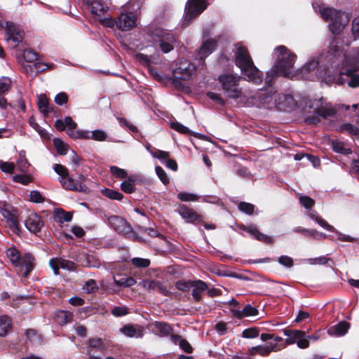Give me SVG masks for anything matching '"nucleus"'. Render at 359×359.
I'll list each match as a JSON object with an SVG mask.
<instances>
[{
    "label": "nucleus",
    "mask_w": 359,
    "mask_h": 359,
    "mask_svg": "<svg viewBox=\"0 0 359 359\" xmlns=\"http://www.w3.org/2000/svg\"><path fill=\"white\" fill-rule=\"evenodd\" d=\"M277 61L272 68L266 72L265 83L272 86L274 80L279 76H287L292 72L297 55L291 52L287 46H276Z\"/></svg>",
    "instance_id": "1"
},
{
    "label": "nucleus",
    "mask_w": 359,
    "mask_h": 359,
    "mask_svg": "<svg viewBox=\"0 0 359 359\" xmlns=\"http://www.w3.org/2000/svg\"><path fill=\"white\" fill-rule=\"evenodd\" d=\"M312 7L325 21L329 22V29L334 35L339 34L350 20L348 13L333 8L325 7L317 2H313Z\"/></svg>",
    "instance_id": "2"
},
{
    "label": "nucleus",
    "mask_w": 359,
    "mask_h": 359,
    "mask_svg": "<svg viewBox=\"0 0 359 359\" xmlns=\"http://www.w3.org/2000/svg\"><path fill=\"white\" fill-rule=\"evenodd\" d=\"M235 65L247 80L255 84L262 82V74L256 67L246 46H238L235 53Z\"/></svg>",
    "instance_id": "3"
},
{
    "label": "nucleus",
    "mask_w": 359,
    "mask_h": 359,
    "mask_svg": "<svg viewBox=\"0 0 359 359\" xmlns=\"http://www.w3.org/2000/svg\"><path fill=\"white\" fill-rule=\"evenodd\" d=\"M6 255L11 264L21 271L24 277H27L34 268L35 259L29 252L22 253L16 248L11 247L6 250Z\"/></svg>",
    "instance_id": "4"
},
{
    "label": "nucleus",
    "mask_w": 359,
    "mask_h": 359,
    "mask_svg": "<svg viewBox=\"0 0 359 359\" xmlns=\"http://www.w3.org/2000/svg\"><path fill=\"white\" fill-rule=\"evenodd\" d=\"M53 168L55 172L60 175V182L65 189L79 192H86L87 191L88 187L83 183L85 177L83 175H79L78 179L75 181L72 177H69V171L64 165L55 164Z\"/></svg>",
    "instance_id": "5"
},
{
    "label": "nucleus",
    "mask_w": 359,
    "mask_h": 359,
    "mask_svg": "<svg viewBox=\"0 0 359 359\" xmlns=\"http://www.w3.org/2000/svg\"><path fill=\"white\" fill-rule=\"evenodd\" d=\"M242 79H247L241 76L232 74H226V97L234 100L237 104L239 102H243L242 89L239 86V82Z\"/></svg>",
    "instance_id": "6"
},
{
    "label": "nucleus",
    "mask_w": 359,
    "mask_h": 359,
    "mask_svg": "<svg viewBox=\"0 0 359 359\" xmlns=\"http://www.w3.org/2000/svg\"><path fill=\"white\" fill-rule=\"evenodd\" d=\"M208 5L207 0H189L186 8L183 25L184 27L188 26L194 18L207 8Z\"/></svg>",
    "instance_id": "7"
},
{
    "label": "nucleus",
    "mask_w": 359,
    "mask_h": 359,
    "mask_svg": "<svg viewBox=\"0 0 359 359\" xmlns=\"http://www.w3.org/2000/svg\"><path fill=\"white\" fill-rule=\"evenodd\" d=\"M196 65L187 60H181L173 69L172 75L177 79L188 80L195 74Z\"/></svg>",
    "instance_id": "8"
},
{
    "label": "nucleus",
    "mask_w": 359,
    "mask_h": 359,
    "mask_svg": "<svg viewBox=\"0 0 359 359\" xmlns=\"http://www.w3.org/2000/svg\"><path fill=\"white\" fill-rule=\"evenodd\" d=\"M0 26L6 31L7 42L20 43L22 41V32L14 23L6 20H0Z\"/></svg>",
    "instance_id": "9"
},
{
    "label": "nucleus",
    "mask_w": 359,
    "mask_h": 359,
    "mask_svg": "<svg viewBox=\"0 0 359 359\" xmlns=\"http://www.w3.org/2000/svg\"><path fill=\"white\" fill-rule=\"evenodd\" d=\"M156 54L154 55H145L143 53H137L135 58L140 63L146 65H149L151 63H156L160 57L161 53H168L173 50V46H157Z\"/></svg>",
    "instance_id": "10"
},
{
    "label": "nucleus",
    "mask_w": 359,
    "mask_h": 359,
    "mask_svg": "<svg viewBox=\"0 0 359 359\" xmlns=\"http://www.w3.org/2000/svg\"><path fill=\"white\" fill-rule=\"evenodd\" d=\"M296 106V101L290 94H278L275 107L280 111H291Z\"/></svg>",
    "instance_id": "11"
},
{
    "label": "nucleus",
    "mask_w": 359,
    "mask_h": 359,
    "mask_svg": "<svg viewBox=\"0 0 359 359\" xmlns=\"http://www.w3.org/2000/svg\"><path fill=\"white\" fill-rule=\"evenodd\" d=\"M136 15L133 13H122L116 21V25L119 29L128 31L136 26Z\"/></svg>",
    "instance_id": "12"
},
{
    "label": "nucleus",
    "mask_w": 359,
    "mask_h": 359,
    "mask_svg": "<svg viewBox=\"0 0 359 359\" xmlns=\"http://www.w3.org/2000/svg\"><path fill=\"white\" fill-rule=\"evenodd\" d=\"M239 229L248 233L257 241L264 242L268 245L273 243V239L271 236L260 232L255 224L245 225L242 224L239 225Z\"/></svg>",
    "instance_id": "13"
},
{
    "label": "nucleus",
    "mask_w": 359,
    "mask_h": 359,
    "mask_svg": "<svg viewBox=\"0 0 359 359\" xmlns=\"http://www.w3.org/2000/svg\"><path fill=\"white\" fill-rule=\"evenodd\" d=\"M107 220L109 226L118 233L126 234L131 230L129 224L124 219L118 216H109Z\"/></svg>",
    "instance_id": "14"
},
{
    "label": "nucleus",
    "mask_w": 359,
    "mask_h": 359,
    "mask_svg": "<svg viewBox=\"0 0 359 359\" xmlns=\"http://www.w3.org/2000/svg\"><path fill=\"white\" fill-rule=\"evenodd\" d=\"M49 265L55 275L59 274L60 269L67 271H74L75 269V264L73 262L57 257L50 259Z\"/></svg>",
    "instance_id": "15"
},
{
    "label": "nucleus",
    "mask_w": 359,
    "mask_h": 359,
    "mask_svg": "<svg viewBox=\"0 0 359 359\" xmlns=\"http://www.w3.org/2000/svg\"><path fill=\"white\" fill-rule=\"evenodd\" d=\"M154 43L158 45H172L175 43V39L172 33L162 29H156L153 34Z\"/></svg>",
    "instance_id": "16"
},
{
    "label": "nucleus",
    "mask_w": 359,
    "mask_h": 359,
    "mask_svg": "<svg viewBox=\"0 0 359 359\" xmlns=\"http://www.w3.org/2000/svg\"><path fill=\"white\" fill-rule=\"evenodd\" d=\"M106 348V344L100 338L89 339L86 343L88 355H95L96 353H103Z\"/></svg>",
    "instance_id": "17"
},
{
    "label": "nucleus",
    "mask_w": 359,
    "mask_h": 359,
    "mask_svg": "<svg viewBox=\"0 0 359 359\" xmlns=\"http://www.w3.org/2000/svg\"><path fill=\"white\" fill-rule=\"evenodd\" d=\"M177 212L187 222L194 223L201 220V216L197 212L184 204L179 205Z\"/></svg>",
    "instance_id": "18"
},
{
    "label": "nucleus",
    "mask_w": 359,
    "mask_h": 359,
    "mask_svg": "<svg viewBox=\"0 0 359 359\" xmlns=\"http://www.w3.org/2000/svg\"><path fill=\"white\" fill-rule=\"evenodd\" d=\"M27 229L34 233L40 231L43 224L41 217L36 214H31L25 222Z\"/></svg>",
    "instance_id": "19"
},
{
    "label": "nucleus",
    "mask_w": 359,
    "mask_h": 359,
    "mask_svg": "<svg viewBox=\"0 0 359 359\" xmlns=\"http://www.w3.org/2000/svg\"><path fill=\"white\" fill-rule=\"evenodd\" d=\"M120 332L128 337L141 338L144 335V328L137 325H126Z\"/></svg>",
    "instance_id": "20"
},
{
    "label": "nucleus",
    "mask_w": 359,
    "mask_h": 359,
    "mask_svg": "<svg viewBox=\"0 0 359 359\" xmlns=\"http://www.w3.org/2000/svg\"><path fill=\"white\" fill-rule=\"evenodd\" d=\"M80 262L83 266L88 268H99L101 266V261L99 257L93 253L86 254L80 257Z\"/></svg>",
    "instance_id": "21"
},
{
    "label": "nucleus",
    "mask_w": 359,
    "mask_h": 359,
    "mask_svg": "<svg viewBox=\"0 0 359 359\" xmlns=\"http://www.w3.org/2000/svg\"><path fill=\"white\" fill-rule=\"evenodd\" d=\"M316 103V107L314 109L313 112L318 115L319 117L323 118H327L329 117H333L336 114V111L331 107H325L320 104L319 100H315L313 103ZM314 104L309 105L310 108L313 107Z\"/></svg>",
    "instance_id": "22"
},
{
    "label": "nucleus",
    "mask_w": 359,
    "mask_h": 359,
    "mask_svg": "<svg viewBox=\"0 0 359 359\" xmlns=\"http://www.w3.org/2000/svg\"><path fill=\"white\" fill-rule=\"evenodd\" d=\"M283 333L285 336L287 337L285 342L288 345L297 343L299 337H306V332L299 330L285 329Z\"/></svg>",
    "instance_id": "23"
},
{
    "label": "nucleus",
    "mask_w": 359,
    "mask_h": 359,
    "mask_svg": "<svg viewBox=\"0 0 359 359\" xmlns=\"http://www.w3.org/2000/svg\"><path fill=\"white\" fill-rule=\"evenodd\" d=\"M350 323L346 321H341L334 326L331 327L328 330L329 334H334L336 336H344L346 334L350 328Z\"/></svg>",
    "instance_id": "24"
},
{
    "label": "nucleus",
    "mask_w": 359,
    "mask_h": 359,
    "mask_svg": "<svg viewBox=\"0 0 359 359\" xmlns=\"http://www.w3.org/2000/svg\"><path fill=\"white\" fill-rule=\"evenodd\" d=\"M170 128L175 130L180 133L184 134V135H193L194 137H199L201 139L205 138V135L194 133L191 131L189 128L187 126L182 125V123L177 122V121H172L170 123Z\"/></svg>",
    "instance_id": "25"
},
{
    "label": "nucleus",
    "mask_w": 359,
    "mask_h": 359,
    "mask_svg": "<svg viewBox=\"0 0 359 359\" xmlns=\"http://www.w3.org/2000/svg\"><path fill=\"white\" fill-rule=\"evenodd\" d=\"M191 287H193L192 296L196 301H199L202 293L208 290L207 284L202 280L192 281Z\"/></svg>",
    "instance_id": "26"
},
{
    "label": "nucleus",
    "mask_w": 359,
    "mask_h": 359,
    "mask_svg": "<svg viewBox=\"0 0 359 359\" xmlns=\"http://www.w3.org/2000/svg\"><path fill=\"white\" fill-rule=\"evenodd\" d=\"M277 95L276 92L273 90V89L262 93L260 96V100L262 102L264 107L271 108L272 106H275V100L277 98Z\"/></svg>",
    "instance_id": "27"
},
{
    "label": "nucleus",
    "mask_w": 359,
    "mask_h": 359,
    "mask_svg": "<svg viewBox=\"0 0 359 359\" xmlns=\"http://www.w3.org/2000/svg\"><path fill=\"white\" fill-rule=\"evenodd\" d=\"M276 347V345L273 346H257L249 348L248 351L250 355H255L256 354H259L262 356H266L270 354V353L275 350Z\"/></svg>",
    "instance_id": "28"
},
{
    "label": "nucleus",
    "mask_w": 359,
    "mask_h": 359,
    "mask_svg": "<svg viewBox=\"0 0 359 359\" xmlns=\"http://www.w3.org/2000/svg\"><path fill=\"white\" fill-rule=\"evenodd\" d=\"M88 6L91 13L97 16H101L107 11V7L100 0L91 1L88 3Z\"/></svg>",
    "instance_id": "29"
},
{
    "label": "nucleus",
    "mask_w": 359,
    "mask_h": 359,
    "mask_svg": "<svg viewBox=\"0 0 359 359\" xmlns=\"http://www.w3.org/2000/svg\"><path fill=\"white\" fill-rule=\"evenodd\" d=\"M55 320L62 325L72 321L73 314L70 311L60 310L55 313Z\"/></svg>",
    "instance_id": "30"
},
{
    "label": "nucleus",
    "mask_w": 359,
    "mask_h": 359,
    "mask_svg": "<svg viewBox=\"0 0 359 359\" xmlns=\"http://www.w3.org/2000/svg\"><path fill=\"white\" fill-rule=\"evenodd\" d=\"M170 340L175 344H179L180 347L186 353H192L193 348L190 344L185 339H182L180 335L178 334H171Z\"/></svg>",
    "instance_id": "31"
},
{
    "label": "nucleus",
    "mask_w": 359,
    "mask_h": 359,
    "mask_svg": "<svg viewBox=\"0 0 359 359\" xmlns=\"http://www.w3.org/2000/svg\"><path fill=\"white\" fill-rule=\"evenodd\" d=\"M67 134L72 139L90 140V130H67Z\"/></svg>",
    "instance_id": "32"
},
{
    "label": "nucleus",
    "mask_w": 359,
    "mask_h": 359,
    "mask_svg": "<svg viewBox=\"0 0 359 359\" xmlns=\"http://www.w3.org/2000/svg\"><path fill=\"white\" fill-rule=\"evenodd\" d=\"M136 176L127 177V179L121 182V189L127 194L133 193L135 189Z\"/></svg>",
    "instance_id": "33"
},
{
    "label": "nucleus",
    "mask_w": 359,
    "mask_h": 359,
    "mask_svg": "<svg viewBox=\"0 0 359 359\" xmlns=\"http://www.w3.org/2000/svg\"><path fill=\"white\" fill-rule=\"evenodd\" d=\"M154 327L158 332V335L160 337L168 336L172 332V328L171 326L167 323L164 322H155Z\"/></svg>",
    "instance_id": "34"
},
{
    "label": "nucleus",
    "mask_w": 359,
    "mask_h": 359,
    "mask_svg": "<svg viewBox=\"0 0 359 359\" xmlns=\"http://www.w3.org/2000/svg\"><path fill=\"white\" fill-rule=\"evenodd\" d=\"M54 219L60 223L69 222L72 219V215L62 209H56L54 212Z\"/></svg>",
    "instance_id": "35"
},
{
    "label": "nucleus",
    "mask_w": 359,
    "mask_h": 359,
    "mask_svg": "<svg viewBox=\"0 0 359 359\" xmlns=\"http://www.w3.org/2000/svg\"><path fill=\"white\" fill-rule=\"evenodd\" d=\"M212 46H201L194 60H198V65H203V61L212 52Z\"/></svg>",
    "instance_id": "36"
},
{
    "label": "nucleus",
    "mask_w": 359,
    "mask_h": 359,
    "mask_svg": "<svg viewBox=\"0 0 359 359\" xmlns=\"http://www.w3.org/2000/svg\"><path fill=\"white\" fill-rule=\"evenodd\" d=\"M38 58V54L34 50L30 48H27L24 49L22 57H19V59H22V62L27 63H33Z\"/></svg>",
    "instance_id": "37"
},
{
    "label": "nucleus",
    "mask_w": 359,
    "mask_h": 359,
    "mask_svg": "<svg viewBox=\"0 0 359 359\" xmlns=\"http://www.w3.org/2000/svg\"><path fill=\"white\" fill-rule=\"evenodd\" d=\"M259 311L257 308L252 306L250 304H246L241 309V313L236 312L238 319H242L244 317L255 316L258 315Z\"/></svg>",
    "instance_id": "38"
},
{
    "label": "nucleus",
    "mask_w": 359,
    "mask_h": 359,
    "mask_svg": "<svg viewBox=\"0 0 359 359\" xmlns=\"http://www.w3.org/2000/svg\"><path fill=\"white\" fill-rule=\"evenodd\" d=\"M11 327V319L8 316H0V336L4 337L7 334Z\"/></svg>",
    "instance_id": "39"
},
{
    "label": "nucleus",
    "mask_w": 359,
    "mask_h": 359,
    "mask_svg": "<svg viewBox=\"0 0 359 359\" xmlns=\"http://www.w3.org/2000/svg\"><path fill=\"white\" fill-rule=\"evenodd\" d=\"M213 34L211 30L208 28L204 29L203 32V44L206 45H214L219 42V39L216 38L215 36L212 37Z\"/></svg>",
    "instance_id": "40"
},
{
    "label": "nucleus",
    "mask_w": 359,
    "mask_h": 359,
    "mask_svg": "<svg viewBox=\"0 0 359 359\" xmlns=\"http://www.w3.org/2000/svg\"><path fill=\"white\" fill-rule=\"evenodd\" d=\"M19 63L21 64L23 72L29 76L34 77L36 75L35 62L27 63L22 62V59H19Z\"/></svg>",
    "instance_id": "41"
},
{
    "label": "nucleus",
    "mask_w": 359,
    "mask_h": 359,
    "mask_svg": "<svg viewBox=\"0 0 359 359\" xmlns=\"http://www.w3.org/2000/svg\"><path fill=\"white\" fill-rule=\"evenodd\" d=\"M102 194L112 200L121 201L123 198V195L121 192L107 188L102 189Z\"/></svg>",
    "instance_id": "42"
},
{
    "label": "nucleus",
    "mask_w": 359,
    "mask_h": 359,
    "mask_svg": "<svg viewBox=\"0 0 359 359\" xmlns=\"http://www.w3.org/2000/svg\"><path fill=\"white\" fill-rule=\"evenodd\" d=\"M114 281L119 287H130L135 284V280L132 277H122L117 280L115 276L113 277Z\"/></svg>",
    "instance_id": "43"
},
{
    "label": "nucleus",
    "mask_w": 359,
    "mask_h": 359,
    "mask_svg": "<svg viewBox=\"0 0 359 359\" xmlns=\"http://www.w3.org/2000/svg\"><path fill=\"white\" fill-rule=\"evenodd\" d=\"M226 304H228L229 309L231 312L233 316L238 319L236 312L241 313V310L242 309L241 304L234 298H232L229 302H226Z\"/></svg>",
    "instance_id": "44"
},
{
    "label": "nucleus",
    "mask_w": 359,
    "mask_h": 359,
    "mask_svg": "<svg viewBox=\"0 0 359 359\" xmlns=\"http://www.w3.org/2000/svg\"><path fill=\"white\" fill-rule=\"evenodd\" d=\"M53 144L57 153L62 156H65L67 153L69 146L60 139L55 138L53 140Z\"/></svg>",
    "instance_id": "45"
},
{
    "label": "nucleus",
    "mask_w": 359,
    "mask_h": 359,
    "mask_svg": "<svg viewBox=\"0 0 359 359\" xmlns=\"http://www.w3.org/2000/svg\"><path fill=\"white\" fill-rule=\"evenodd\" d=\"M38 106L40 111L44 115H47L50 111L48 100L44 95H41L39 97Z\"/></svg>",
    "instance_id": "46"
},
{
    "label": "nucleus",
    "mask_w": 359,
    "mask_h": 359,
    "mask_svg": "<svg viewBox=\"0 0 359 359\" xmlns=\"http://www.w3.org/2000/svg\"><path fill=\"white\" fill-rule=\"evenodd\" d=\"M107 133L102 129H97L90 131V140H92L102 142L105 141L107 140Z\"/></svg>",
    "instance_id": "47"
},
{
    "label": "nucleus",
    "mask_w": 359,
    "mask_h": 359,
    "mask_svg": "<svg viewBox=\"0 0 359 359\" xmlns=\"http://www.w3.org/2000/svg\"><path fill=\"white\" fill-rule=\"evenodd\" d=\"M340 132H347L351 135H359V128L351 123H344L339 127Z\"/></svg>",
    "instance_id": "48"
},
{
    "label": "nucleus",
    "mask_w": 359,
    "mask_h": 359,
    "mask_svg": "<svg viewBox=\"0 0 359 359\" xmlns=\"http://www.w3.org/2000/svg\"><path fill=\"white\" fill-rule=\"evenodd\" d=\"M238 208L241 212L251 215L254 213L255 206L252 203L243 201L238 203Z\"/></svg>",
    "instance_id": "49"
},
{
    "label": "nucleus",
    "mask_w": 359,
    "mask_h": 359,
    "mask_svg": "<svg viewBox=\"0 0 359 359\" xmlns=\"http://www.w3.org/2000/svg\"><path fill=\"white\" fill-rule=\"evenodd\" d=\"M318 63V61H317L316 59L309 60L302 67L301 72L303 74H306L315 70L317 68Z\"/></svg>",
    "instance_id": "50"
},
{
    "label": "nucleus",
    "mask_w": 359,
    "mask_h": 359,
    "mask_svg": "<svg viewBox=\"0 0 359 359\" xmlns=\"http://www.w3.org/2000/svg\"><path fill=\"white\" fill-rule=\"evenodd\" d=\"M177 198L182 201L189 202L196 201L199 196L195 194L182 191L177 194Z\"/></svg>",
    "instance_id": "51"
},
{
    "label": "nucleus",
    "mask_w": 359,
    "mask_h": 359,
    "mask_svg": "<svg viewBox=\"0 0 359 359\" xmlns=\"http://www.w3.org/2000/svg\"><path fill=\"white\" fill-rule=\"evenodd\" d=\"M98 290V285L93 279L87 280L83 286V290L86 293H93Z\"/></svg>",
    "instance_id": "52"
},
{
    "label": "nucleus",
    "mask_w": 359,
    "mask_h": 359,
    "mask_svg": "<svg viewBox=\"0 0 359 359\" xmlns=\"http://www.w3.org/2000/svg\"><path fill=\"white\" fill-rule=\"evenodd\" d=\"M109 170L111 174L116 178L125 179L128 177L127 171L117 166L111 165L110 166Z\"/></svg>",
    "instance_id": "53"
},
{
    "label": "nucleus",
    "mask_w": 359,
    "mask_h": 359,
    "mask_svg": "<svg viewBox=\"0 0 359 359\" xmlns=\"http://www.w3.org/2000/svg\"><path fill=\"white\" fill-rule=\"evenodd\" d=\"M150 154L154 158H158L162 163H164L170 156L169 152L159 149H154V151H150Z\"/></svg>",
    "instance_id": "54"
},
{
    "label": "nucleus",
    "mask_w": 359,
    "mask_h": 359,
    "mask_svg": "<svg viewBox=\"0 0 359 359\" xmlns=\"http://www.w3.org/2000/svg\"><path fill=\"white\" fill-rule=\"evenodd\" d=\"M259 330L257 327H253L244 330L242 332L241 336L246 339H252L259 336Z\"/></svg>",
    "instance_id": "55"
},
{
    "label": "nucleus",
    "mask_w": 359,
    "mask_h": 359,
    "mask_svg": "<svg viewBox=\"0 0 359 359\" xmlns=\"http://www.w3.org/2000/svg\"><path fill=\"white\" fill-rule=\"evenodd\" d=\"M11 83V81L8 77L3 76L0 78V96L8 91Z\"/></svg>",
    "instance_id": "56"
},
{
    "label": "nucleus",
    "mask_w": 359,
    "mask_h": 359,
    "mask_svg": "<svg viewBox=\"0 0 359 359\" xmlns=\"http://www.w3.org/2000/svg\"><path fill=\"white\" fill-rule=\"evenodd\" d=\"M351 37L353 41L359 39V16L354 18L352 20Z\"/></svg>",
    "instance_id": "57"
},
{
    "label": "nucleus",
    "mask_w": 359,
    "mask_h": 359,
    "mask_svg": "<svg viewBox=\"0 0 359 359\" xmlns=\"http://www.w3.org/2000/svg\"><path fill=\"white\" fill-rule=\"evenodd\" d=\"M300 204L306 209H310L315 205V201L308 196H301L299 198Z\"/></svg>",
    "instance_id": "58"
},
{
    "label": "nucleus",
    "mask_w": 359,
    "mask_h": 359,
    "mask_svg": "<svg viewBox=\"0 0 359 359\" xmlns=\"http://www.w3.org/2000/svg\"><path fill=\"white\" fill-rule=\"evenodd\" d=\"M332 150L338 154H348V149L344 148V144L342 142L332 141Z\"/></svg>",
    "instance_id": "59"
},
{
    "label": "nucleus",
    "mask_w": 359,
    "mask_h": 359,
    "mask_svg": "<svg viewBox=\"0 0 359 359\" xmlns=\"http://www.w3.org/2000/svg\"><path fill=\"white\" fill-rule=\"evenodd\" d=\"M35 67L36 71V74L41 72H43L46 69H52L55 67L54 64L53 63H45L41 62L40 61L35 62Z\"/></svg>",
    "instance_id": "60"
},
{
    "label": "nucleus",
    "mask_w": 359,
    "mask_h": 359,
    "mask_svg": "<svg viewBox=\"0 0 359 359\" xmlns=\"http://www.w3.org/2000/svg\"><path fill=\"white\" fill-rule=\"evenodd\" d=\"M155 170L157 176L164 184H168L170 182V179L167 176L166 172L161 166H156Z\"/></svg>",
    "instance_id": "61"
},
{
    "label": "nucleus",
    "mask_w": 359,
    "mask_h": 359,
    "mask_svg": "<svg viewBox=\"0 0 359 359\" xmlns=\"http://www.w3.org/2000/svg\"><path fill=\"white\" fill-rule=\"evenodd\" d=\"M149 71L151 74V76H153V77L161 82V83H165L166 81H169L170 80V78L163 75V74H159L157 70L153 67H149Z\"/></svg>",
    "instance_id": "62"
},
{
    "label": "nucleus",
    "mask_w": 359,
    "mask_h": 359,
    "mask_svg": "<svg viewBox=\"0 0 359 359\" xmlns=\"http://www.w3.org/2000/svg\"><path fill=\"white\" fill-rule=\"evenodd\" d=\"M13 181L20 183L23 185H27L32 180V177L27 175H15L13 176Z\"/></svg>",
    "instance_id": "63"
},
{
    "label": "nucleus",
    "mask_w": 359,
    "mask_h": 359,
    "mask_svg": "<svg viewBox=\"0 0 359 359\" xmlns=\"http://www.w3.org/2000/svg\"><path fill=\"white\" fill-rule=\"evenodd\" d=\"M278 262L280 264L287 268H291L294 265L293 259L287 255H281L279 257Z\"/></svg>",
    "instance_id": "64"
}]
</instances>
